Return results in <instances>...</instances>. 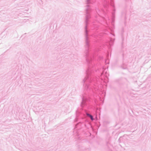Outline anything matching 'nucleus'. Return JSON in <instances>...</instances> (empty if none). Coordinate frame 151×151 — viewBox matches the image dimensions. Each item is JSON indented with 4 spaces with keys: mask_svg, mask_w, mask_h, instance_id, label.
I'll list each match as a JSON object with an SVG mask.
<instances>
[{
    "mask_svg": "<svg viewBox=\"0 0 151 151\" xmlns=\"http://www.w3.org/2000/svg\"><path fill=\"white\" fill-rule=\"evenodd\" d=\"M87 115L88 116H89V117H90L91 119L92 120H93V116L92 115L89 114H87Z\"/></svg>",
    "mask_w": 151,
    "mask_h": 151,
    "instance_id": "1",
    "label": "nucleus"
}]
</instances>
